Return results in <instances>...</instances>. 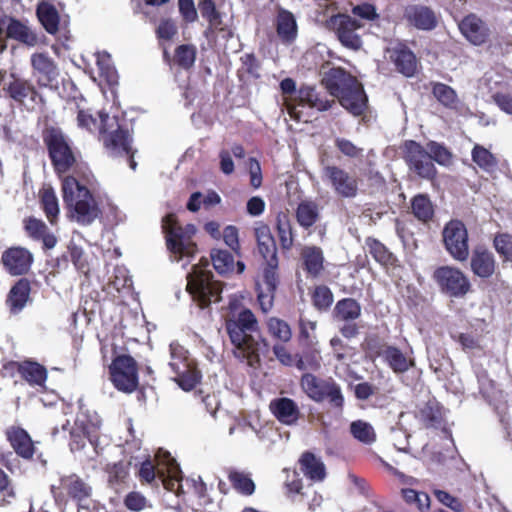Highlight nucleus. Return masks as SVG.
Instances as JSON below:
<instances>
[{"instance_id": "obj_59", "label": "nucleus", "mask_w": 512, "mask_h": 512, "mask_svg": "<svg viewBox=\"0 0 512 512\" xmlns=\"http://www.w3.org/2000/svg\"><path fill=\"white\" fill-rule=\"evenodd\" d=\"M267 325H268V330L273 337H275L283 342H287L291 339L292 333H291L290 327L283 320H280L278 318H270L268 320Z\"/></svg>"}, {"instance_id": "obj_34", "label": "nucleus", "mask_w": 512, "mask_h": 512, "mask_svg": "<svg viewBox=\"0 0 512 512\" xmlns=\"http://www.w3.org/2000/svg\"><path fill=\"white\" fill-rule=\"evenodd\" d=\"M300 470L312 481H323L326 476L325 465L313 453L305 452L299 460Z\"/></svg>"}, {"instance_id": "obj_18", "label": "nucleus", "mask_w": 512, "mask_h": 512, "mask_svg": "<svg viewBox=\"0 0 512 512\" xmlns=\"http://www.w3.org/2000/svg\"><path fill=\"white\" fill-rule=\"evenodd\" d=\"M32 74L40 87H53L59 76L55 61L47 53H34L30 58Z\"/></svg>"}, {"instance_id": "obj_1", "label": "nucleus", "mask_w": 512, "mask_h": 512, "mask_svg": "<svg viewBox=\"0 0 512 512\" xmlns=\"http://www.w3.org/2000/svg\"><path fill=\"white\" fill-rule=\"evenodd\" d=\"M225 327L236 358L247 360L253 366L260 361L261 356L268 354L269 345L262 338L257 319L249 309L242 310L234 319L226 320Z\"/></svg>"}, {"instance_id": "obj_33", "label": "nucleus", "mask_w": 512, "mask_h": 512, "mask_svg": "<svg viewBox=\"0 0 512 512\" xmlns=\"http://www.w3.org/2000/svg\"><path fill=\"white\" fill-rule=\"evenodd\" d=\"M295 103L297 109L299 107L308 106L318 111H326L331 107V102L322 99L315 88L311 86H303L299 89Z\"/></svg>"}, {"instance_id": "obj_29", "label": "nucleus", "mask_w": 512, "mask_h": 512, "mask_svg": "<svg viewBox=\"0 0 512 512\" xmlns=\"http://www.w3.org/2000/svg\"><path fill=\"white\" fill-rule=\"evenodd\" d=\"M470 265L473 273L481 278L491 277L496 268L493 253L482 247L473 251Z\"/></svg>"}, {"instance_id": "obj_41", "label": "nucleus", "mask_w": 512, "mask_h": 512, "mask_svg": "<svg viewBox=\"0 0 512 512\" xmlns=\"http://www.w3.org/2000/svg\"><path fill=\"white\" fill-rule=\"evenodd\" d=\"M280 89L284 94L283 102L291 118L295 120L301 119V111L297 110L295 103L296 97L293 94L296 92V83L292 78H285L280 82Z\"/></svg>"}, {"instance_id": "obj_11", "label": "nucleus", "mask_w": 512, "mask_h": 512, "mask_svg": "<svg viewBox=\"0 0 512 512\" xmlns=\"http://www.w3.org/2000/svg\"><path fill=\"white\" fill-rule=\"evenodd\" d=\"M403 159L408 170L424 180H433L437 169L426 149L414 140H406L403 144Z\"/></svg>"}, {"instance_id": "obj_26", "label": "nucleus", "mask_w": 512, "mask_h": 512, "mask_svg": "<svg viewBox=\"0 0 512 512\" xmlns=\"http://www.w3.org/2000/svg\"><path fill=\"white\" fill-rule=\"evenodd\" d=\"M404 16L411 25L421 30H432L437 25L435 13L426 6L409 5L405 9Z\"/></svg>"}, {"instance_id": "obj_32", "label": "nucleus", "mask_w": 512, "mask_h": 512, "mask_svg": "<svg viewBox=\"0 0 512 512\" xmlns=\"http://www.w3.org/2000/svg\"><path fill=\"white\" fill-rule=\"evenodd\" d=\"M295 216L298 224L307 230L321 218L319 204L314 200H302L296 208Z\"/></svg>"}, {"instance_id": "obj_17", "label": "nucleus", "mask_w": 512, "mask_h": 512, "mask_svg": "<svg viewBox=\"0 0 512 512\" xmlns=\"http://www.w3.org/2000/svg\"><path fill=\"white\" fill-rule=\"evenodd\" d=\"M156 459L158 461L157 469L149 460L142 463L139 475L143 481L151 483L155 479L156 474H158L166 484L165 473H167L168 477L172 480L179 479V475L181 473L179 465L168 452L159 451L156 455Z\"/></svg>"}, {"instance_id": "obj_39", "label": "nucleus", "mask_w": 512, "mask_h": 512, "mask_svg": "<svg viewBox=\"0 0 512 512\" xmlns=\"http://www.w3.org/2000/svg\"><path fill=\"white\" fill-rule=\"evenodd\" d=\"M82 240L83 236L81 233L76 231L73 232L68 245V252L75 268L79 271L85 272L88 270V262L83 247L81 246Z\"/></svg>"}, {"instance_id": "obj_9", "label": "nucleus", "mask_w": 512, "mask_h": 512, "mask_svg": "<svg viewBox=\"0 0 512 512\" xmlns=\"http://www.w3.org/2000/svg\"><path fill=\"white\" fill-rule=\"evenodd\" d=\"M168 365L174 373L175 382L185 391H191L201 380V372L189 351L178 342L169 345Z\"/></svg>"}, {"instance_id": "obj_2", "label": "nucleus", "mask_w": 512, "mask_h": 512, "mask_svg": "<svg viewBox=\"0 0 512 512\" xmlns=\"http://www.w3.org/2000/svg\"><path fill=\"white\" fill-rule=\"evenodd\" d=\"M327 87L338 98L343 108L354 116H360L367 108V97L355 77L342 68H332L327 73Z\"/></svg>"}, {"instance_id": "obj_36", "label": "nucleus", "mask_w": 512, "mask_h": 512, "mask_svg": "<svg viewBox=\"0 0 512 512\" xmlns=\"http://www.w3.org/2000/svg\"><path fill=\"white\" fill-rule=\"evenodd\" d=\"M30 294V284L26 279H20L10 290L7 305L13 313L20 312L26 305Z\"/></svg>"}, {"instance_id": "obj_31", "label": "nucleus", "mask_w": 512, "mask_h": 512, "mask_svg": "<svg viewBox=\"0 0 512 512\" xmlns=\"http://www.w3.org/2000/svg\"><path fill=\"white\" fill-rule=\"evenodd\" d=\"M276 31L282 42L290 44L297 37V23L294 15L285 10L280 9L276 19Z\"/></svg>"}, {"instance_id": "obj_27", "label": "nucleus", "mask_w": 512, "mask_h": 512, "mask_svg": "<svg viewBox=\"0 0 512 512\" xmlns=\"http://www.w3.org/2000/svg\"><path fill=\"white\" fill-rule=\"evenodd\" d=\"M278 277L274 269H265L262 282L258 283V301L263 312L271 310Z\"/></svg>"}, {"instance_id": "obj_58", "label": "nucleus", "mask_w": 512, "mask_h": 512, "mask_svg": "<svg viewBox=\"0 0 512 512\" xmlns=\"http://www.w3.org/2000/svg\"><path fill=\"white\" fill-rule=\"evenodd\" d=\"M312 300L315 308L320 311H325L333 303V294L327 286L320 285L315 288Z\"/></svg>"}, {"instance_id": "obj_25", "label": "nucleus", "mask_w": 512, "mask_h": 512, "mask_svg": "<svg viewBox=\"0 0 512 512\" xmlns=\"http://www.w3.org/2000/svg\"><path fill=\"white\" fill-rule=\"evenodd\" d=\"M255 236L258 243V250L267 263L266 269H274L278 264L277 248L274 238L270 233L268 226H260L255 229Z\"/></svg>"}, {"instance_id": "obj_16", "label": "nucleus", "mask_w": 512, "mask_h": 512, "mask_svg": "<svg viewBox=\"0 0 512 512\" xmlns=\"http://www.w3.org/2000/svg\"><path fill=\"white\" fill-rule=\"evenodd\" d=\"M329 26L336 31L340 43L351 50L357 51L362 47L361 36L357 30L362 27L361 23L345 14H338L330 17Z\"/></svg>"}, {"instance_id": "obj_47", "label": "nucleus", "mask_w": 512, "mask_h": 512, "mask_svg": "<svg viewBox=\"0 0 512 512\" xmlns=\"http://www.w3.org/2000/svg\"><path fill=\"white\" fill-rule=\"evenodd\" d=\"M424 148L431 157L432 162L435 161L441 166H449L452 164L453 154L443 144L436 141H429Z\"/></svg>"}, {"instance_id": "obj_51", "label": "nucleus", "mask_w": 512, "mask_h": 512, "mask_svg": "<svg viewBox=\"0 0 512 512\" xmlns=\"http://www.w3.org/2000/svg\"><path fill=\"white\" fill-rule=\"evenodd\" d=\"M412 212L421 221H428L433 216V205L426 195H417L412 199Z\"/></svg>"}, {"instance_id": "obj_48", "label": "nucleus", "mask_w": 512, "mask_h": 512, "mask_svg": "<svg viewBox=\"0 0 512 512\" xmlns=\"http://www.w3.org/2000/svg\"><path fill=\"white\" fill-rule=\"evenodd\" d=\"M228 479L231 482L234 489L244 495H251L255 491V484L251 479L250 475L237 470H230L228 473Z\"/></svg>"}, {"instance_id": "obj_20", "label": "nucleus", "mask_w": 512, "mask_h": 512, "mask_svg": "<svg viewBox=\"0 0 512 512\" xmlns=\"http://www.w3.org/2000/svg\"><path fill=\"white\" fill-rule=\"evenodd\" d=\"M2 89L8 97L18 103H23L25 99L34 100L38 95L34 85L20 76L11 72L2 79Z\"/></svg>"}, {"instance_id": "obj_43", "label": "nucleus", "mask_w": 512, "mask_h": 512, "mask_svg": "<svg viewBox=\"0 0 512 512\" xmlns=\"http://www.w3.org/2000/svg\"><path fill=\"white\" fill-rule=\"evenodd\" d=\"M198 8L201 16L208 21V28L204 32L208 36L210 32H213L222 25V15L216 9L215 3L212 0H201Z\"/></svg>"}, {"instance_id": "obj_30", "label": "nucleus", "mask_w": 512, "mask_h": 512, "mask_svg": "<svg viewBox=\"0 0 512 512\" xmlns=\"http://www.w3.org/2000/svg\"><path fill=\"white\" fill-rule=\"evenodd\" d=\"M7 438L20 457L30 459L34 454V445L29 434L22 428L11 427L7 430Z\"/></svg>"}, {"instance_id": "obj_56", "label": "nucleus", "mask_w": 512, "mask_h": 512, "mask_svg": "<svg viewBox=\"0 0 512 512\" xmlns=\"http://www.w3.org/2000/svg\"><path fill=\"white\" fill-rule=\"evenodd\" d=\"M350 431L352 435L365 444H371L375 441V432L373 427L362 420H357L351 423Z\"/></svg>"}, {"instance_id": "obj_19", "label": "nucleus", "mask_w": 512, "mask_h": 512, "mask_svg": "<svg viewBox=\"0 0 512 512\" xmlns=\"http://www.w3.org/2000/svg\"><path fill=\"white\" fill-rule=\"evenodd\" d=\"M76 428H74L71 432V442L70 448L72 451L80 450L84 448L85 441L84 438H87L90 444L93 446V451L95 455H98L99 452L97 450V431L100 428L101 421L95 417V421H91L90 423H86L85 420L78 418L75 422Z\"/></svg>"}, {"instance_id": "obj_61", "label": "nucleus", "mask_w": 512, "mask_h": 512, "mask_svg": "<svg viewBox=\"0 0 512 512\" xmlns=\"http://www.w3.org/2000/svg\"><path fill=\"white\" fill-rule=\"evenodd\" d=\"M494 247L506 261L512 262V235L497 234L494 238Z\"/></svg>"}, {"instance_id": "obj_24", "label": "nucleus", "mask_w": 512, "mask_h": 512, "mask_svg": "<svg viewBox=\"0 0 512 512\" xmlns=\"http://www.w3.org/2000/svg\"><path fill=\"white\" fill-rule=\"evenodd\" d=\"M269 408L273 415L285 425L296 424L301 415L297 403L287 397L273 399L269 404Z\"/></svg>"}, {"instance_id": "obj_8", "label": "nucleus", "mask_w": 512, "mask_h": 512, "mask_svg": "<svg viewBox=\"0 0 512 512\" xmlns=\"http://www.w3.org/2000/svg\"><path fill=\"white\" fill-rule=\"evenodd\" d=\"M101 139L112 156H127L131 169L135 170L137 163L133 160L132 137L116 116H102Z\"/></svg>"}, {"instance_id": "obj_60", "label": "nucleus", "mask_w": 512, "mask_h": 512, "mask_svg": "<svg viewBox=\"0 0 512 512\" xmlns=\"http://www.w3.org/2000/svg\"><path fill=\"white\" fill-rule=\"evenodd\" d=\"M108 474V482L111 485L122 483L129 473V464L126 462H118L106 466Z\"/></svg>"}, {"instance_id": "obj_57", "label": "nucleus", "mask_w": 512, "mask_h": 512, "mask_svg": "<svg viewBox=\"0 0 512 512\" xmlns=\"http://www.w3.org/2000/svg\"><path fill=\"white\" fill-rule=\"evenodd\" d=\"M433 95L446 107H454L457 103L456 92L446 84L436 83L433 86Z\"/></svg>"}, {"instance_id": "obj_46", "label": "nucleus", "mask_w": 512, "mask_h": 512, "mask_svg": "<svg viewBox=\"0 0 512 512\" xmlns=\"http://www.w3.org/2000/svg\"><path fill=\"white\" fill-rule=\"evenodd\" d=\"M384 358L391 369L396 373H402L409 369L412 361L396 347L389 346L384 351Z\"/></svg>"}, {"instance_id": "obj_23", "label": "nucleus", "mask_w": 512, "mask_h": 512, "mask_svg": "<svg viewBox=\"0 0 512 512\" xmlns=\"http://www.w3.org/2000/svg\"><path fill=\"white\" fill-rule=\"evenodd\" d=\"M459 29L463 36L474 45L483 44L489 36V28L475 14L466 16L460 23Z\"/></svg>"}, {"instance_id": "obj_64", "label": "nucleus", "mask_w": 512, "mask_h": 512, "mask_svg": "<svg viewBox=\"0 0 512 512\" xmlns=\"http://www.w3.org/2000/svg\"><path fill=\"white\" fill-rule=\"evenodd\" d=\"M178 32V27L172 19H162L156 29L158 38L171 40Z\"/></svg>"}, {"instance_id": "obj_13", "label": "nucleus", "mask_w": 512, "mask_h": 512, "mask_svg": "<svg viewBox=\"0 0 512 512\" xmlns=\"http://www.w3.org/2000/svg\"><path fill=\"white\" fill-rule=\"evenodd\" d=\"M323 180L327 181L334 193L342 198H355L358 194V178L336 165H325L322 169Z\"/></svg>"}, {"instance_id": "obj_40", "label": "nucleus", "mask_w": 512, "mask_h": 512, "mask_svg": "<svg viewBox=\"0 0 512 512\" xmlns=\"http://www.w3.org/2000/svg\"><path fill=\"white\" fill-rule=\"evenodd\" d=\"M19 372L31 385L43 386L47 379V370L36 362L26 361L22 363Z\"/></svg>"}, {"instance_id": "obj_49", "label": "nucleus", "mask_w": 512, "mask_h": 512, "mask_svg": "<svg viewBox=\"0 0 512 512\" xmlns=\"http://www.w3.org/2000/svg\"><path fill=\"white\" fill-rule=\"evenodd\" d=\"M41 205L49 222L52 225L55 224L59 215V205L53 189L48 188L42 191Z\"/></svg>"}, {"instance_id": "obj_4", "label": "nucleus", "mask_w": 512, "mask_h": 512, "mask_svg": "<svg viewBox=\"0 0 512 512\" xmlns=\"http://www.w3.org/2000/svg\"><path fill=\"white\" fill-rule=\"evenodd\" d=\"M62 190L73 221L86 226L101 215L99 204L92 193L74 177L68 176L63 180Z\"/></svg>"}, {"instance_id": "obj_3", "label": "nucleus", "mask_w": 512, "mask_h": 512, "mask_svg": "<svg viewBox=\"0 0 512 512\" xmlns=\"http://www.w3.org/2000/svg\"><path fill=\"white\" fill-rule=\"evenodd\" d=\"M327 87L338 98L343 108L354 116H360L367 108V97L355 77L342 68H332L327 73Z\"/></svg>"}, {"instance_id": "obj_44", "label": "nucleus", "mask_w": 512, "mask_h": 512, "mask_svg": "<svg viewBox=\"0 0 512 512\" xmlns=\"http://www.w3.org/2000/svg\"><path fill=\"white\" fill-rule=\"evenodd\" d=\"M335 317L341 321H352L357 319L361 314L360 304L352 299L346 298L337 302L334 309Z\"/></svg>"}, {"instance_id": "obj_10", "label": "nucleus", "mask_w": 512, "mask_h": 512, "mask_svg": "<svg viewBox=\"0 0 512 512\" xmlns=\"http://www.w3.org/2000/svg\"><path fill=\"white\" fill-rule=\"evenodd\" d=\"M300 387L312 401L321 403L327 400L332 408L342 411L344 396L340 385L333 378H319L312 373H304Z\"/></svg>"}, {"instance_id": "obj_50", "label": "nucleus", "mask_w": 512, "mask_h": 512, "mask_svg": "<svg viewBox=\"0 0 512 512\" xmlns=\"http://www.w3.org/2000/svg\"><path fill=\"white\" fill-rule=\"evenodd\" d=\"M211 260L219 274L224 275L233 271L234 258L227 250L213 249L211 251Z\"/></svg>"}, {"instance_id": "obj_35", "label": "nucleus", "mask_w": 512, "mask_h": 512, "mask_svg": "<svg viewBox=\"0 0 512 512\" xmlns=\"http://www.w3.org/2000/svg\"><path fill=\"white\" fill-rule=\"evenodd\" d=\"M301 258L303 260L304 269L312 277L320 275L324 268V255L320 247L305 246L301 251Z\"/></svg>"}, {"instance_id": "obj_7", "label": "nucleus", "mask_w": 512, "mask_h": 512, "mask_svg": "<svg viewBox=\"0 0 512 512\" xmlns=\"http://www.w3.org/2000/svg\"><path fill=\"white\" fill-rule=\"evenodd\" d=\"M202 265H194L192 271L187 274V291L193 300L204 308L212 302H218L221 299V283L213 279V274L206 268L209 265L208 260L201 262Z\"/></svg>"}, {"instance_id": "obj_63", "label": "nucleus", "mask_w": 512, "mask_h": 512, "mask_svg": "<svg viewBox=\"0 0 512 512\" xmlns=\"http://www.w3.org/2000/svg\"><path fill=\"white\" fill-rule=\"evenodd\" d=\"M24 222L25 230L28 235L36 240H40V238L49 230L43 221L33 217L26 219Z\"/></svg>"}, {"instance_id": "obj_38", "label": "nucleus", "mask_w": 512, "mask_h": 512, "mask_svg": "<svg viewBox=\"0 0 512 512\" xmlns=\"http://www.w3.org/2000/svg\"><path fill=\"white\" fill-rule=\"evenodd\" d=\"M391 58L398 69L403 75L411 77L415 74L417 69V61L415 55L406 48L395 49Z\"/></svg>"}, {"instance_id": "obj_62", "label": "nucleus", "mask_w": 512, "mask_h": 512, "mask_svg": "<svg viewBox=\"0 0 512 512\" xmlns=\"http://www.w3.org/2000/svg\"><path fill=\"white\" fill-rule=\"evenodd\" d=\"M369 250L375 260L381 264H388L392 261V254L377 240L368 242Z\"/></svg>"}, {"instance_id": "obj_42", "label": "nucleus", "mask_w": 512, "mask_h": 512, "mask_svg": "<svg viewBox=\"0 0 512 512\" xmlns=\"http://www.w3.org/2000/svg\"><path fill=\"white\" fill-rule=\"evenodd\" d=\"M417 417L425 427H438L442 421V413L439 404L430 400L420 407Z\"/></svg>"}, {"instance_id": "obj_5", "label": "nucleus", "mask_w": 512, "mask_h": 512, "mask_svg": "<svg viewBox=\"0 0 512 512\" xmlns=\"http://www.w3.org/2000/svg\"><path fill=\"white\" fill-rule=\"evenodd\" d=\"M43 141L56 173L69 172L77 161V151L72 140L60 128L47 127L43 131Z\"/></svg>"}, {"instance_id": "obj_37", "label": "nucleus", "mask_w": 512, "mask_h": 512, "mask_svg": "<svg viewBox=\"0 0 512 512\" xmlns=\"http://www.w3.org/2000/svg\"><path fill=\"white\" fill-rule=\"evenodd\" d=\"M37 17L49 34H55L59 26V14L56 7L47 0L37 5Z\"/></svg>"}, {"instance_id": "obj_52", "label": "nucleus", "mask_w": 512, "mask_h": 512, "mask_svg": "<svg viewBox=\"0 0 512 512\" xmlns=\"http://www.w3.org/2000/svg\"><path fill=\"white\" fill-rule=\"evenodd\" d=\"M473 161L483 170L491 172L497 167V160L486 148L475 145L472 150Z\"/></svg>"}, {"instance_id": "obj_55", "label": "nucleus", "mask_w": 512, "mask_h": 512, "mask_svg": "<svg viewBox=\"0 0 512 512\" xmlns=\"http://www.w3.org/2000/svg\"><path fill=\"white\" fill-rule=\"evenodd\" d=\"M197 49L192 44H182L175 50L174 60L184 69L191 68L196 60Z\"/></svg>"}, {"instance_id": "obj_21", "label": "nucleus", "mask_w": 512, "mask_h": 512, "mask_svg": "<svg viewBox=\"0 0 512 512\" xmlns=\"http://www.w3.org/2000/svg\"><path fill=\"white\" fill-rule=\"evenodd\" d=\"M1 260L9 274L19 276L30 270L33 256L25 248L13 247L3 253Z\"/></svg>"}, {"instance_id": "obj_14", "label": "nucleus", "mask_w": 512, "mask_h": 512, "mask_svg": "<svg viewBox=\"0 0 512 512\" xmlns=\"http://www.w3.org/2000/svg\"><path fill=\"white\" fill-rule=\"evenodd\" d=\"M443 241L448 253L458 261H465L469 256L468 233L459 220H451L443 229Z\"/></svg>"}, {"instance_id": "obj_28", "label": "nucleus", "mask_w": 512, "mask_h": 512, "mask_svg": "<svg viewBox=\"0 0 512 512\" xmlns=\"http://www.w3.org/2000/svg\"><path fill=\"white\" fill-rule=\"evenodd\" d=\"M61 486L68 495L76 500L83 508L87 507L85 502L91 496V487L76 474L64 476L60 479Z\"/></svg>"}, {"instance_id": "obj_54", "label": "nucleus", "mask_w": 512, "mask_h": 512, "mask_svg": "<svg viewBox=\"0 0 512 512\" xmlns=\"http://www.w3.org/2000/svg\"><path fill=\"white\" fill-rule=\"evenodd\" d=\"M102 116H109L108 114L100 112L96 118L88 110H79L77 114V125L79 128L85 129L91 133L98 131L101 134V118Z\"/></svg>"}, {"instance_id": "obj_53", "label": "nucleus", "mask_w": 512, "mask_h": 512, "mask_svg": "<svg viewBox=\"0 0 512 512\" xmlns=\"http://www.w3.org/2000/svg\"><path fill=\"white\" fill-rule=\"evenodd\" d=\"M277 231L283 249H290L293 245L292 226L289 217L280 213L277 216Z\"/></svg>"}, {"instance_id": "obj_6", "label": "nucleus", "mask_w": 512, "mask_h": 512, "mask_svg": "<svg viewBox=\"0 0 512 512\" xmlns=\"http://www.w3.org/2000/svg\"><path fill=\"white\" fill-rule=\"evenodd\" d=\"M162 228L166 234L167 247L175 261L182 258L191 259L197 252V245L193 240L196 227L193 224L181 226L173 214L164 217Z\"/></svg>"}, {"instance_id": "obj_45", "label": "nucleus", "mask_w": 512, "mask_h": 512, "mask_svg": "<svg viewBox=\"0 0 512 512\" xmlns=\"http://www.w3.org/2000/svg\"><path fill=\"white\" fill-rule=\"evenodd\" d=\"M95 57L100 77H103L110 87L115 86L118 83V74L112 65L110 55L106 52H98Z\"/></svg>"}, {"instance_id": "obj_15", "label": "nucleus", "mask_w": 512, "mask_h": 512, "mask_svg": "<svg viewBox=\"0 0 512 512\" xmlns=\"http://www.w3.org/2000/svg\"><path fill=\"white\" fill-rule=\"evenodd\" d=\"M110 372L111 380L118 390L131 393L136 389L138 385L137 367L131 356H118L113 361Z\"/></svg>"}, {"instance_id": "obj_12", "label": "nucleus", "mask_w": 512, "mask_h": 512, "mask_svg": "<svg viewBox=\"0 0 512 512\" xmlns=\"http://www.w3.org/2000/svg\"><path fill=\"white\" fill-rule=\"evenodd\" d=\"M433 278L441 291L451 297H463L471 288L467 276L455 267H439L435 270Z\"/></svg>"}, {"instance_id": "obj_22", "label": "nucleus", "mask_w": 512, "mask_h": 512, "mask_svg": "<svg viewBox=\"0 0 512 512\" xmlns=\"http://www.w3.org/2000/svg\"><path fill=\"white\" fill-rule=\"evenodd\" d=\"M3 34L28 46H34L38 41L36 34L26 24L8 16L0 19V37Z\"/></svg>"}]
</instances>
